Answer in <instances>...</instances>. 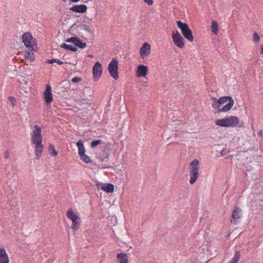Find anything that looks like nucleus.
I'll return each instance as SVG.
<instances>
[{"instance_id":"obj_1","label":"nucleus","mask_w":263,"mask_h":263,"mask_svg":"<svg viewBox=\"0 0 263 263\" xmlns=\"http://www.w3.org/2000/svg\"><path fill=\"white\" fill-rule=\"evenodd\" d=\"M34 128L31 136L32 142L35 145V154L36 159H39L44 147L42 144V130L41 127L37 125H35Z\"/></svg>"},{"instance_id":"obj_2","label":"nucleus","mask_w":263,"mask_h":263,"mask_svg":"<svg viewBox=\"0 0 263 263\" xmlns=\"http://www.w3.org/2000/svg\"><path fill=\"white\" fill-rule=\"evenodd\" d=\"M199 161L197 159H195L191 162L189 165L190 183L191 184H193L196 182L199 176Z\"/></svg>"},{"instance_id":"obj_3","label":"nucleus","mask_w":263,"mask_h":263,"mask_svg":"<svg viewBox=\"0 0 263 263\" xmlns=\"http://www.w3.org/2000/svg\"><path fill=\"white\" fill-rule=\"evenodd\" d=\"M240 122L239 119L234 116H231L222 119L217 120L215 124L221 127H234Z\"/></svg>"},{"instance_id":"obj_4","label":"nucleus","mask_w":263,"mask_h":263,"mask_svg":"<svg viewBox=\"0 0 263 263\" xmlns=\"http://www.w3.org/2000/svg\"><path fill=\"white\" fill-rule=\"evenodd\" d=\"M177 25L178 28L181 29V33L183 36L188 41L193 42L194 37L188 25L186 23H182L181 21H177Z\"/></svg>"},{"instance_id":"obj_5","label":"nucleus","mask_w":263,"mask_h":263,"mask_svg":"<svg viewBox=\"0 0 263 263\" xmlns=\"http://www.w3.org/2000/svg\"><path fill=\"white\" fill-rule=\"evenodd\" d=\"M67 217L70 219L72 222L71 228L74 231L79 229L81 222L79 216L73 212L72 208H69L66 212Z\"/></svg>"},{"instance_id":"obj_6","label":"nucleus","mask_w":263,"mask_h":263,"mask_svg":"<svg viewBox=\"0 0 263 263\" xmlns=\"http://www.w3.org/2000/svg\"><path fill=\"white\" fill-rule=\"evenodd\" d=\"M22 37L25 46L27 48H33L34 42L33 41V37L31 34L29 32H26L22 35Z\"/></svg>"},{"instance_id":"obj_7","label":"nucleus","mask_w":263,"mask_h":263,"mask_svg":"<svg viewBox=\"0 0 263 263\" xmlns=\"http://www.w3.org/2000/svg\"><path fill=\"white\" fill-rule=\"evenodd\" d=\"M172 39L174 44L178 47L181 48L184 46V39L178 31L173 32L172 34Z\"/></svg>"},{"instance_id":"obj_8","label":"nucleus","mask_w":263,"mask_h":263,"mask_svg":"<svg viewBox=\"0 0 263 263\" xmlns=\"http://www.w3.org/2000/svg\"><path fill=\"white\" fill-rule=\"evenodd\" d=\"M67 43H73L74 46L79 47L81 49H84L86 47V43L83 42L79 38L72 36L66 40Z\"/></svg>"},{"instance_id":"obj_9","label":"nucleus","mask_w":263,"mask_h":263,"mask_svg":"<svg viewBox=\"0 0 263 263\" xmlns=\"http://www.w3.org/2000/svg\"><path fill=\"white\" fill-rule=\"evenodd\" d=\"M44 98L47 104H49L53 100L51 87L49 84L46 85V89L44 92Z\"/></svg>"},{"instance_id":"obj_10","label":"nucleus","mask_w":263,"mask_h":263,"mask_svg":"<svg viewBox=\"0 0 263 263\" xmlns=\"http://www.w3.org/2000/svg\"><path fill=\"white\" fill-rule=\"evenodd\" d=\"M103 68L101 64L97 62L93 66V76L95 79H98L101 76Z\"/></svg>"},{"instance_id":"obj_11","label":"nucleus","mask_w":263,"mask_h":263,"mask_svg":"<svg viewBox=\"0 0 263 263\" xmlns=\"http://www.w3.org/2000/svg\"><path fill=\"white\" fill-rule=\"evenodd\" d=\"M151 52V46L147 43H145L140 49V56L144 58L148 55Z\"/></svg>"},{"instance_id":"obj_12","label":"nucleus","mask_w":263,"mask_h":263,"mask_svg":"<svg viewBox=\"0 0 263 263\" xmlns=\"http://www.w3.org/2000/svg\"><path fill=\"white\" fill-rule=\"evenodd\" d=\"M148 68L143 65H139L137 67L136 76L137 77H144L147 75Z\"/></svg>"},{"instance_id":"obj_13","label":"nucleus","mask_w":263,"mask_h":263,"mask_svg":"<svg viewBox=\"0 0 263 263\" xmlns=\"http://www.w3.org/2000/svg\"><path fill=\"white\" fill-rule=\"evenodd\" d=\"M87 7L85 5H74L69 10L77 13H83L86 12Z\"/></svg>"},{"instance_id":"obj_14","label":"nucleus","mask_w":263,"mask_h":263,"mask_svg":"<svg viewBox=\"0 0 263 263\" xmlns=\"http://www.w3.org/2000/svg\"><path fill=\"white\" fill-rule=\"evenodd\" d=\"M0 263H9V257L4 249H0Z\"/></svg>"},{"instance_id":"obj_15","label":"nucleus","mask_w":263,"mask_h":263,"mask_svg":"<svg viewBox=\"0 0 263 263\" xmlns=\"http://www.w3.org/2000/svg\"><path fill=\"white\" fill-rule=\"evenodd\" d=\"M108 70L111 77L115 79V58H113L109 63Z\"/></svg>"},{"instance_id":"obj_16","label":"nucleus","mask_w":263,"mask_h":263,"mask_svg":"<svg viewBox=\"0 0 263 263\" xmlns=\"http://www.w3.org/2000/svg\"><path fill=\"white\" fill-rule=\"evenodd\" d=\"M119 263H127L128 262V255L125 253H120L116 256Z\"/></svg>"},{"instance_id":"obj_17","label":"nucleus","mask_w":263,"mask_h":263,"mask_svg":"<svg viewBox=\"0 0 263 263\" xmlns=\"http://www.w3.org/2000/svg\"><path fill=\"white\" fill-rule=\"evenodd\" d=\"M234 103V101L233 100L230 101L227 104H226L224 106H223L219 110H217V112L219 113L220 112H227L229 111L232 107H233Z\"/></svg>"},{"instance_id":"obj_18","label":"nucleus","mask_w":263,"mask_h":263,"mask_svg":"<svg viewBox=\"0 0 263 263\" xmlns=\"http://www.w3.org/2000/svg\"><path fill=\"white\" fill-rule=\"evenodd\" d=\"M76 145L78 147V154L80 156L85 153V147L81 140H79L77 142Z\"/></svg>"},{"instance_id":"obj_19","label":"nucleus","mask_w":263,"mask_h":263,"mask_svg":"<svg viewBox=\"0 0 263 263\" xmlns=\"http://www.w3.org/2000/svg\"><path fill=\"white\" fill-rule=\"evenodd\" d=\"M241 213V210L239 207L235 206V209L233 212L232 217L234 219H238L240 218Z\"/></svg>"},{"instance_id":"obj_20","label":"nucleus","mask_w":263,"mask_h":263,"mask_svg":"<svg viewBox=\"0 0 263 263\" xmlns=\"http://www.w3.org/2000/svg\"><path fill=\"white\" fill-rule=\"evenodd\" d=\"M103 191L107 193H112L114 191V185L111 183H105L104 184Z\"/></svg>"},{"instance_id":"obj_21","label":"nucleus","mask_w":263,"mask_h":263,"mask_svg":"<svg viewBox=\"0 0 263 263\" xmlns=\"http://www.w3.org/2000/svg\"><path fill=\"white\" fill-rule=\"evenodd\" d=\"M61 48L66 49V50L72 51L73 52H76L78 50V48L72 45L67 44L66 43H63L60 45Z\"/></svg>"},{"instance_id":"obj_22","label":"nucleus","mask_w":263,"mask_h":263,"mask_svg":"<svg viewBox=\"0 0 263 263\" xmlns=\"http://www.w3.org/2000/svg\"><path fill=\"white\" fill-rule=\"evenodd\" d=\"M218 24L216 21L213 20L211 22V31L215 35L218 33Z\"/></svg>"},{"instance_id":"obj_23","label":"nucleus","mask_w":263,"mask_h":263,"mask_svg":"<svg viewBox=\"0 0 263 263\" xmlns=\"http://www.w3.org/2000/svg\"><path fill=\"white\" fill-rule=\"evenodd\" d=\"M217 100L219 101V103H220V104H222L227 102H229L230 101H232V100L233 99L232 97L230 96H224L220 97L219 99Z\"/></svg>"},{"instance_id":"obj_24","label":"nucleus","mask_w":263,"mask_h":263,"mask_svg":"<svg viewBox=\"0 0 263 263\" xmlns=\"http://www.w3.org/2000/svg\"><path fill=\"white\" fill-rule=\"evenodd\" d=\"M212 100H213V102L212 104V107L216 109H217V110H219V109H220V106L221 105L220 103H219V101L215 97H212Z\"/></svg>"},{"instance_id":"obj_25","label":"nucleus","mask_w":263,"mask_h":263,"mask_svg":"<svg viewBox=\"0 0 263 263\" xmlns=\"http://www.w3.org/2000/svg\"><path fill=\"white\" fill-rule=\"evenodd\" d=\"M240 257V252L239 251H236L230 263H236L239 260Z\"/></svg>"},{"instance_id":"obj_26","label":"nucleus","mask_w":263,"mask_h":263,"mask_svg":"<svg viewBox=\"0 0 263 263\" xmlns=\"http://www.w3.org/2000/svg\"><path fill=\"white\" fill-rule=\"evenodd\" d=\"M24 57L26 60H30V62L34 61V54L30 52H27L25 53Z\"/></svg>"},{"instance_id":"obj_27","label":"nucleus","mask_w":263,"mask_h":263,"mask_svg":"<svg viewBox=\"0 0 263 263\" xmlns=\"http://www.w3.org/2000/svg\"><path fill=\"white\" fill-rule=\"evenodd\" d=\"M81 159L86 163H90L91 162V159L89 157L85 154L80 156Z\"/></svg>"},{"instance_id":"obj_28","label":"nucleus","mask_w":263,"mask_h":263,"mask_svg":"<svg viewBox=\"0 0 263 263\" xmlns=\"http://www.w3.org/2000/svg\"><path fill=\"white\" fill-rule=\"evenodd\" d=\"M46 63L49 64H52L54 63H57L58 65H63L64 63L57 59H49L46 61Z\"/></svg>"},{"instance_id":"obj_29","label":"nucleus","mask_w":263,"mask_h":263,"mask_svg":"<svg viewBox=\"0 0 263 263\" xmlns=\"http://www.w3.org/2000/svg\"><path fill=\"white\" fill-rule=\"evenodd\" d=\"M48 150L50 152L51 155L55 156L58 154L57 151L54 149V146L52 144H50L48 147Z\"/></svg>"},{"instance_id":"obj_30","label":"nucleus","mask_w":263,"mask_h":263,"mask_svg":"<svg viewBox=\"0 0 263 263\" xmlns=\"http://www.w3.org/2000/svg\"><path fill=\"white\" fill-rule=\"evenodd\" d=\"M79 27L81 30H85L89 33L91 32V29L90 27L86 24H81Z\"/></svg>"},{"instance_id":"obj_31","label":"nucleus","mask_w":263,"mask_h":263,"mask_svg":"<svg viewBox=\"0 0 263 263\" xmlns=\"http://www.w3.org/2000/svg\"><path fill=\"white\" fill-rule=\"evenodd\" d=\"M117 174H118L119 176H121V177L119 178L120 182L124 181V175L125 174V171L120 170V171H118Z\"/></svg>"},{"instance_id":"obj_32","label":"nucleus","mask_w":263,"mask_h":263,"mask_svg":"<svg viewBox=\"0 0 263 263\" xmlns=\"http://www.w3.org/2000/svg\"><path fill=\"white\" fill-rule=\"evenodd\" d=\"M102 142V140L101 139H97L93 140L91 142V147H95L97 146L98 145L100 144Z\"/></svg>"},{"instance_id":"obj_33","label":"nucleus","mask_w":263,"mask_h":263,"mask_svg":"<svg viewBox=\"0 0 263 263\" xmlns=\"http://www.w3.org/2000/svg\"><path fill=\"white\" fill-rule=\"evenodd\" d=\"M253 37V41H254V42L257 43L260 41V37L259 35L257 34V33H254Z\"/></svg>"},{"instance_id":"obj_34","label":"nucleus","mask_w":263,"mask_h":263,"mask_svg":"<svg viewBox=\"0 0 263 263\" xmlns=\"http://www.w3.org/2000/svg\"><path fill=\"white\" fill-rule=\"evenodd\" d=\"M81 78H80V77H73L72 79H71V81L73 83H77V82H79L80 81H81Z\"/></svg>"},{"instance_id":"obj_35","label":"nucleus","mask_w":263,"mask_h":263,"mask_svg":"<svg viewBox=\"0 0 263 263\" xmlns=\"http://www.w3.org/2000/svg\"><path fill=\"white\" fill-rule=\"evenodd\" d=\"M8 100L11 103V104H12L13 106H14L15 105V99L14 97H9L8 98Z\"/></svg>"},{"instance_id":"obj_36","label":"nucleus","mask_w":263,"mask_h":263,"mask_svg":"<svg viewBox=\"0 0 263 263\" xmlns=\"http://www.w3.org/2000/svg\"><path fill=\"white\" fill-rule=\"evenodd\" d=\"M97 187L99 190H103V188L104 186V184L101 182H97L96 184Z\"/></svg>"},{"instance_id":"obj_37","label":"nucleus","mask_w":263,"mask_h":263,"mask_svg":"<svg viewBox=\"0 0 263 263\" xmlns=\"http://www.w3.org/2000/svg\"><path fill=\"white\" fill-rule=\"evenodd\" d=\"M79 102L82 104H87L88 103V100L86 99H81L79 100Z\"/></svg>"},{"instance_id":"obj_38","label":"nucleus","mask_w":263,"mask_h":263,"mask_svg":"<svg viewBox=\"0 0 263 263\" xmlns=\"http://www.w3.org/2000/svg\"><path fill=\"white\" fill-rule=\"evenodd\" d=\"M144 2L149 6H152L153 4V0H143Z\"/></svg>"},{"instance_id":"obj_39","label":"nucleus","mask_w":263,"mask_h":263,"mask_svg":"<svg viewBox=\"0 0 263 263\" xmlns=\"http://www.w3.org/2000/svg\"><path fill=\"white\" fill-rule=\"evenodd\" d=\"M9 153L8 151H6L5 153H4V157L6 158V159H7L9 157Z\"/></svg>"},{"instance_id":"obj_40","label":"nucleus","mask_w":263,"mask_h":263,"mask_svg":"<svg viewBox=\"0 0 263 263\" xmlns=\"http://www.w3.org/2000/svg\"><path fill=\"white\" fill-rule=\"evenodd\" d=\"M117 69H118V61L117 60H116V80L118 78L119 76H118V72H117Z\"/></svg>"},{"instance_id":"obj_41","label":"nucleus","mask_w":263,"mask_h":263,"mask_svg":"<svg viewBox=\"0 0 263 263\" xmlns=\"http://www.w3.org/2000/svg\"><path fill=\"white\" fill-rule=\"evenodd\" d=\"M80 0H70V2H72V3H77L78 2H79Z\"/></svg>"},{"instance_id":"obj_42","label":"nucleus","mask_w":263,"mask_h":263,"mask_svg":"<svg viewBox=\"0 0 263 263\" xmlns=\"http://www.w3.org/2000/svg\"><path fill=\"white\" fill-rule=\"evenodd\" d=\"M261 53L263 54V45L261 46Z\"/></svg>"},{"instance_id":"obj_43","label":"nucleus","mask_w":263,"mask_h":263,"mask_svg":"<svg viewBox=\"0 0 263 263\" xmlns=\"http://www.w3.org/2000/svg\"><path fill=\"white\" fill-rule=\"evenodd\" d=\"M262 130H260L259 132V135H262Z\"/></svg>"},{"instance_id":"obj_44","label":"nucleus","mask_w":263,"mask_h":263,"mask_svg":"<svg viewBox=\"0 0 263 263\" xmlns=\"http://www.w3.org/2000/svg\"><path fill=\"white\" fill-rule=\"evenodd\" d=\"M63 1L65 2L66 0H62Z\"/></svg>"}]
</instances>
